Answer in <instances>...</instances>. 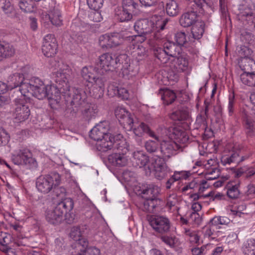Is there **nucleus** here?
<instances>
[{
  "instance_id": "8fccbe9b",
  "label": "nucleus",
  "mask_w": 255,
  "mask_h": 255,
  "mask_svg": "<svg viewBox=\"0 0 255 255\" xmlns=\"http://www.w3.org/2000/svg\"><path fill=\"white\" fill-rule=\"evenodd\" d=\"M153 140H148L145 142L144 146L146 151L149 153H154L157 151L159 147L158 142L160 139L157 141Z\"/></svg>"
},
{
  "instance_id": "864d4df0",
  "label": "nucleus",
  "mask_w": 255,
  "mask_h": 255,
  "mask_svg": "<svg viewBox=\"0 0 255 255\" xmlns=\"http://www.w3.org/2000/svg\"><path fill=\"white\" fill-rule=\"evenodd\" d=\"M133 13V12L123 9V10L118 14V17L121 22L128 21L132 18Z\"/></svg>"
},
{
  "instance_id": "3c124183",
  "label": "nucleus",
  "mask_w": 255,
  "mask_h": 255,
  "mask_svg": "<svg viewBox=\"0 0 255 255\" xmlns=\"http://www.w3.org/2000/svg\"><path fill=\"white\" fill-rule=\"evenodd\" d=\"M138 7V4L133 0H123L122 7L126 10L134 12Z\"/></svg>"
},
{
  "instance_id": "4d7b16f0",
  "label": "nucleus",
  "mask_w": 255,
  "mask_h": 255,
  "mask_svg": "<svg viewBox=\"0 0 255 255\" xmlns=\"http://www.w3.org/2000/svg\"><path fill=\"white\" fill-rule=\"evenodd\" d=\"M230 222V219L226 217H215L211 220V224L216 226L219 225H228Z\"/></svg>"
},
{
  "instance_id": "bb28decb",
  "label": "nucleus",
  "mask_w": 255,
  "mask_h": 255,
  "mask_svg": "<svg viewBox=\"0 0 255 255\" xmlns=\"http://www.w3.org/2000/svg\"><path fill=\"white\" fill-rule=\"evenodd\" d=\"M116 117L121 122L124 120L123 123H126L128 125L133 123L134 116L129 113L125 108L123 107H117L115 111Z\"/></svg>"
},
{
  "instance_id": "6e6552de",
  "label": "nucleus",
  "mask_w": 255,
  "mask_h": 255,
  "mask_svg": "<svg viewBox=\"0 0 255 255\" xmlns=\"http://www.w3.org/2000/svg\"><path fill=\"white\" fill-rule=\"evenodd\" d=\"M122 137L121 135L119 134L114 136L112 134L106 135L101 139L97 141L96 147L99 151L105 152L113 148L120 149L122 145H125L126 142L124 140H118Z\"/></svg>"
},
{
  "instance_id": "37998d69",
  "label": "nucleus",
  "mask_w": 255,
  "mask_h": 255,
  "mask_svg": "<svg viewBox=\"0 0 255 255\" xmlns=\"http://www.w3.org/2000/svg\"><path fill=\"white\" fill-rule=\"evenodd\" d=\"M35 2L33 0H21L19 3L20 8L25 12H31L34 10Z\"/></svg>"
},
{
  "instance_id": "0e129e2a",
  "label": "nucleus",
  "mask_w": 255,
  "mask_h": 255,
  "mask_svg": "<svg viewBox=\"0 0 255 255\" xmlns=\"http://www.w3.org/2000/svg\"><path fill=\"white\" fill-rule=\"evenodd\" d=\"M245 126L248 134L253 132L255 129L254 121L250 117H247L245 120Z\"/></svg>"
},
{
  "instance_id": "1a4fd4ad",
  "label": "nucleus",
  "mask_w": 255,
  "mask_h": 255,
  "mask_svg": "<svg viewBox=\"0 0 255 255\" xmlns=\"http://www.w3.org/2000/svg\"><path fill=\"white\" fill-rule=\"evenodd\" d=\"M30 114V109L23 99L14 100V109L13 116L15 122L21 123L26 120Z\"/></svg>"
},
{
  "instance_id": "0eeeda50",
  "label": "nucleus",
  "mask_w": 255,
  "mask_h": 255,
  "mask_svg": "<svg viewBox=\"0 0 255 255\" xmlns=\"http://www.w3.org/2000/svg\"><path fill=\"white\" fill-rule=\"evenodd\" d=\"M13 162L16 165H25L29 167H36L37 162L32 154L27 148L21 147L14 150L11 156Z\"/></svg>"
},
{
  "instance_id": "39448f33",
  "label": "nucleus",
  "mask_w": 255,
  "mask_h": 255,
  "mask_svg": "<svg viewBox=\"0 0 255 255\" xmlns=\"http://www.w3.org/2000/svg\"><path fill=\"white\" fill-rule=\"evenodd\" d=\"M60 182V175L56 172H53L39 176L36 180V185L39 191L46 194L53 189L55 186H59Z\"/></svg>"
},
{
  "instance_id": "dca6fc26",
  "label": "nucleus",
  "mask_w": 255,
  "mask_h": 255,
  "mask_svg": "<svg viewBox=\"0 0 255 255\" xmlns=\"http://www.w3.org/2000/svg\"><path fill=\"white\" fill-rule=\"evenodd\" d=\"M128 126L129 129H132L136 136L141 137L144 133H147L150 137L157 141L159 140V136L156 135L146 125L142 122H139L133 119V123L128 124Z\"/></svg>"
},
{
  "instance_id": "a211bd4d",
  "label": "nucleus",
  "mask_w": 255,
  "mask_h": 255,
  "mask_svg": "<svg viewBox=\"0 0 255 255\" xmlns=\"http://www.w3.org/2000/svg\"><path fill=\"white\" fill-rule=\"evenodd\" d=\"M188 60L186 55L181 53L174 57L169 64V66L176 72H183L188 68Z\"/></svg>"
},
{
  "instance_id": "79ce46f5",
  "label": "nucleus",
  "mask_w": 255,
  "mask_h": 255,
  "mask_svg": "<svg viewBox=\"0 0 255 255\" xmlns=\"http://www.w3.org/2000/svg\"><path fill=\"white\" fill-rule=\"evenodd\" d=\"M216 226L211 225V221L202 229V233L205 238L215 239L216 238Z\"/></svg>"
},
{
  "instance_id": "f704fd0d",
  "label": "nucleus",
  "mask_w": 255,
  "mask_h": 255,
  "mask_svg": "<svg viewBox=\"0 0 255 255\" xmlns=\"http://www.w3.org/2000/svg\"><path fill=\"white\" fill-rule=\"evenodd\" d=\"M204 22L199 20L193 25L191 32L194 39H199L201 38L204 32Z\"/></svg>"
},
{
  "instance_id": "393cba45",
  "label": "nucleus",
  "mask_w": 255,
  "mask_h": 255,
  "mask_svg": "<svg viewBox=\"0 0 255 255\" xmlns=\"http://www.w3.org/2000/svg\"><path fill=\"white\" fill-rule=\"evenodd\" d=\"M240 182L237 180L229 181L226 185L225 189L227 196L231 199L239 197L240 192L239 189Z\"/></svg>"
},
{
  "instance_id": "69168bd1",
  "label": "nucleus",
  "mask_w": 255,
  "mask_h": 255,
  "mask_svg": "<svg viewBox=\"0 0 255 255\" xmlns=\"http://www.w3.org/2000/svg\"><path fill=\"white\" fill-rule=\"evenodd\" d=\"M207 117L203 115H200L197 117L196 120V124L197 125L198 128H202L205 129L207 126L206 118Z\"/></svg>"
},
{
  "instance_id": "603ef678",
  "label": "nucleus",
  "mask_w": 255,
  "mask_h": 255,
  "mask_svg": "<svg viewBox=\"0 0 255 255\" xmlns=\"http://www.w3.org/2000/svg\"><path fill=\"white\" fill-rule=\"evenodd\" d=\"M161 241L170 248H174L178 244V239L175 237L163 236L160 238Z\"/></svg>"
},
{
  "instance_id": "ea45409f",
  "label": "nucleus",
  "mask_w": 255,
  "mask_h": 255,
  "mask_svg": "<svg viewBox=\"0 0 255 255\" xmlns=\"http://www.w3.org/2000/svg\"><path fill=\"white\" fill-rule=\"evenodd\" d=\"M66 191L63 187L55 186L53 188V199L63 202L68 198H66Z\"/></svg>"
},
{
  "instance_id": "412c9836",
  "label": "nucleus",
  "mask_w": 255,
  "mask_h": 255,
  "mask_svg": "<svg viewBox=\"0 0 255 255\" xmlns=\"http://www.w3.org/2000/svg\"><path fill=\"white\" fill-rule=\"evenodd\" d=\"M150 21L153 36L156 39H158L159 37L156 32H159L160 30L164 29V26L167 22V19L163 18L161 16L154 15L151 17Z\"/></svg>"
},
{
  "instance_id": "7ed1b4c3",
  "label": "nucleus",
  "mask_w": 255,
  "mask_h": 255,
  "mask_svg": "<svg viewBox=\"0 0 255 255\" xmlns=\"http://www.w3.org/2000/svg\"><path fill=\"white\" fill-rule=\"evenodd\" d=\"M74 204L71 199L59 202L53 209H47L45 212V218L47 222L52 224H58L63 220V215L68 211L71 210Z\"/></svg>"
},
{
  "instance_id": "ddd939ff",
  "label": "nucleus",
  "mask_w": 255,
  "mask_h": 255,
  "mask_svg": "<svg viewBox=\"0 0 255 255\" xmlns=\"http://www.w3.org/2000/svg\"><path fill=\"white\" fill-rule=\"evenodd\" d=\"M71 74V69L67 65H64L55 72L54 80L58 85L59 88L65 91L69 90V79Z\"/></svg>"
},
{
  "instance_id": "4468645a",
  "label": "nucleus",
  "mask_w": 255,
  "mask_h": 255,
  "mask_svg": "<svg viewBox=\"0 0 255 255\" xmlns=\"http://www.w3.org/2000/svg\"><path fill=\"white\" fill-rule=\"evenodd\" d=\"M85 229L84 226H74L71 229L70 237L76 242L75 247L80 251L84 250L88 247V242L83 237Z\"/></svg>"
},
{
  "instance_id": "cd10ccee",
  "label": "nucleus",
  "mask_w": 255,
  "mask_h": 255,
  "mask_svg": "<svg viewBox=\"0 0 255 255\" xmlns=\"http://www.w3.org/2000/svg\"><path fill=\"white\" fill-rule=\"evenodd\" d=\"M244 161V159H240V151L232 152L229 155H224L221 157V163L224 165H231V164H238Z\"/></svg>"
},
{
  "instance_id": "338daca9",
  "label": "nucleus",
  "mask_w": 255,
  "mask_h": 255,
  "mask_svg": "<svg viewBox=\"0 0 255 255\" xmlns=\"http://www.w3.org/2000/svg\"><path fill=\"white\" fill-rule=\"evenodd\" d=\"M175 39L179 45H183L187 42V38L185 32L180 31L175 35Z\"/></svg>"
},
{
  "instance_id": "49530a36",
  "label": "nucleus",
  "mask_w": 255,
  "mask_h": 255,
  "mask_svg": "<svg viewBox=\"0 0 255 255\" xmlns=\"http://www.w3.org/2000/svg\"><path fill=\"white\" fill-rule=\"evenodd\" d=\"M166 10L167 13L170 16H175L179 12L177 2L173 0H169L166 4Z\"/></svg>"
},
{
  "instance_id": "5fc2aeb1",
  "label": "nucleus",
  "mask_w": 255,
  "mask_h": 255,
  "mask_svg": "<svg viewBox=\"0 0 255 255\" xmlns=\"http://www.w3.org/2000/svg\"><path fill=\"white\" fill-rule=\"evenodd\" d=\"M82 93L80 91L76 90L73 96V99L71 102L73 105L78 106L82 104L84 102L85 98L82 96Z\"/></svg>"
},
{
  "instance_id": "473e14b6",
  "label": "nucleus",
  "mask_w": 255,
  "mask_h": 255,
  "mask_svg": "<svg viewBox=\"0 0 255 255\" xmlns=\"http://www.w3.org/2000/svg\"><path fill=\"white\" fill-rule=\"evenodd\" d=\"M14 52V48L11 45L6 42H0V60L3 58L12 56Z\"/></svg>"
},
{
  "instance_id": "aec40b11",
  "label": "nucleus",
  "mask_w": 255,
  "mask_h": 255,
  "mask_svg": "<svg viewBox=\"0 0 255 255\" xmlns=\"http://www.w3.org/2000/svg\"><path fill=\"white\" fill-rule=\"evenodd\" d=\"M179 147L177 143L170 140H163L160 143V151L164 158H170Z\"/></svg>"
},
{
  "instance_id": "c03bdc74",
  "label": "nucleus",
  "mask_w": 255,
  "mask_h": 255,
  "mask_svg": "<svg viewBox=\"0 0 255 255\" xmlns=\"http://www.w3.org/2000/svg\"><path fill=\"white\" fill-rule=\"evenodd\" d=\"M174 138L176 140V143L184 144L186 143L188 140V136L186 133L183 131L174 129L173 131Z\"/></svg>"
},
{
  "instance_id": "e433bc0d",
  "label": "nucleus",
  "mask_w": 255,
  "mask_h": 255,
  "mask_svg": "<svg viewBox=\"0 0 255 255\" xmlns=\"http://www.w3.org/2000/svg\"><path fill=\"white\" fill-rule=\"evenodd\" d=\"M170 118L174 121H184L189 118V113L186 109L181 108L173 112Z\"/></svg>"
},
{
  "instance_id": "de8ad7c7",
  "label": "nucleus",
  "mask_w": 255,
  "mask_h": 255,
  "mask_svg": "<svg viewBox=\"0 0 255 255\" xmlns=\"http://www.w3.org/2000/svg\"><path fill=\"white\" fill-rule=\"evenodd\" d=\"M132 53L137 60H140L146 56V50L145 48L142 45H138L135 46H133V51Z\"/></svg>"
},
{
  "instance_id": "774afa93",
  "label": "nucleus",
  "mask_w": 255,
  "mask_h": 255,
  "mask_svg": "<svg viewBox=\"0 0 255 255\" xmlns=\"http://www.w3.org/2000/svg\"><path fill=\"white\" fill-rule=\"evenodd\" d=\"M190 223L194 225H199L201 223V218L197 212H192L189 217Z\"/></svg>"
},
{
  "instance_id": "f8f14e48",
  "label": "nucleus",
  "mask_w": 255,
  "mask_h": 255,
  "mask_svg": "<svg viewBox=\"0 0 255 255\" xmlns=\"http://www.w3.org/2000/svg\"><path fill=\"white\" fill-rule=\"evenodd\" d=\"M119 61L118 58L115 55L107 53L99 57L97 66L98 68L101 69V73L104 74L105 72L113 70Z\"/></svg>"
},
{
  "instance_id": "a878e982",
  "label": "nucleus",
  "mask_w": 255,
  "mask_h": 255,
  "mask_svg": "<svg viewBox=\"0 0 255 255\" xmlns=\"http://www.w3.org/2000/svg\"><path fill=\"white\" fill-rule=\"evenodd\" d=\"M11 227L16 232L13 240L14 245L17 246H26L28 242V239L21 233V227L18 224H15L12 225Z\"/></svg>"
},
{
  "instance_id": "20e7f679",
  "label": "nucleus",
  "mask_w": 255,
  "mask_h": 255,
  "mask_svg": "<svg viewBox=\"0 0 255 255\" xmlns=\"http://www.w3.org/2000/svg\"><path fill=\"white\" fill-rule=\"evenodd\" d=\"M181 53V48L175 43L166 41L164 43L163 48L158 47L154 50L155 56L162 64L167 63L170 57H176Z\"/></svg>"
},
{
  "instance_id": "f3484780",
  "label": "nucleus",
  "mask_w": 255,
  "mask_h": 255,
  "mask_svg": "<svg viewBox=\"0 0 255 255\" xmlns=\"http://www.w3.org/2000/svg\"><path fill=\"white\" fill-rule=\"evenodd\" d=\"M109 124L107 122H101L95 126L90 131V136L94 140L99 141L108 133Z\"/></svg>"
},
{
  "instance_id": "58836bf2",
  "label": "nucleus",
  "mask_w": 255,
  "mask_h": 255,
  "mask_svg": "<svg viewBox=\"0 0 255 255\" xmlns=\"http://www.w3.org/2000/svg\"><path fill=\"white\" fill-rule=\"evenodd\" d=\"M243 251L245 255H255V240H248L245 243Z\"/></svg>"
},
{
  "instance_id": "bf43d9fd",
  "label": "nucleus",
  "mask_w": 255,
  "mask_h": 255,
  "mask_svg": "<svg viewBox=\"0 0 255 255\" xmlns=\"http://www.w3.org/2000/svg\"><path fill=\"white\" fill-rule=\"evenodd\" d=\"M154 201L153 200L146 198V200L143 203L142 209L146 212H152L155 207Z\"/></svg>"
},
{
  "instance_id": "680f3d73",
  "label": "nucleus",
  "mask_w": 255,
  "mask_h": 255,
  "mask_svg": "<svg viewBox=\"0 0 255 255\" xmlns=\"http://www.w3.org/2000/svg\"><path fill=\"white\" fill-rule=\"evenodd\" d=\"M178 201L177 196L176 194H170L167 197L166 206L169 208H171L177 204Z\"/></svg>"
},
{
  "instance_id": "7c9ffc66",
  "label": "nucleus",
  "mask_w": 255,
  "mask_h": 255,
  "mask_svg": "<svg viewBox=\"0 0 255 255\" xmlns=\"http://www.w3.org/2000/svg\"><path fill=\"white\" fill-rule=\"evenodd\" d=\"M239 17L243 21H246L248 24L255 22V13L248 7L240 9Z\"/></svg>"
},
{
  "instance_id": "9d476101",
  "label": "nucleus",
  "mask_w": 255,
  "mask_h": 255,
  "mask_svg": "<svg viewBox=\"0 0 255 255\" xmlns=\"http://www.w3.org/2000/svg\"><path fill=\"white\" fill-rule=\"evenodd\" d=\"M122 145L120 147L118 152L113 153L108 156V161L109 163L113 166L116 167H122L127 166L129 161V156L127 155L128 152V148Z\"/></svg>"
},
{
  "instance_id": "4c0bfd02",
  "label": "nucleus",
  "mask_w": 255,
  "mask_h": 255,
  "mask_svg": "<svg viewBox=\"0 0 255 255\" xmlns=\"http://www.w3.org/2000/svg\"><path fill=\"white\" fill-rule=\"evenodd\" d=\"M205 177L206 180H211L218 178L220 174V170L218 166L212 167L205 169L204 173Z\"/></svg>"
},
{
  "instance_id": "c756f323",
  "label": "nucleus",
  "mask_w": 255,
  "mask_h": 255,
  "mask_svg": "<svg viewBox=\"0 0 255 255\" xmlns=\"http://www.w3.org/2000/svg\"><path fill=\"white\" fill-rule=\"evenodd\" d=\"M24 79L23 74L19 73L9 76L7 81L8 87L12 89L19 86V89L21 85L25 83H23Z\"/></svg>"
},
{
  "instance_id": "423d86ee",
  "label": "nucleus",
  "mask_w": 255,
  "mask_h": 255,
  "mask_svg": "<svg viewBox=\"0 0 255 255\" xmlns=\"http://www.w3.org/2000/svg\"><path fill=\"white\" fill-rule=\"evenodd\" d=\"M81 76L86 82L91 83L95 88H99L102 92L105 87V80L98 76L97 69L92 66H85L81 70Z\"/></svg>"
},
{
  "instance_id": "6e6d98bb",
  "label": "nucleus",
  "mask_w": 255,
  "mask_h": 255,
  "mask_svg": "<svg viewBox=\"0 0 255 255\" xmlns=\"http://www.w3.org/2000/svg\"><path fill=\"white\" fill-rule=\"evenodd\" d=\"M115 36H118L119 45L123 41H127L128 42H131L132 35H130L129 32H121V33H114Z\"/></svg>"
},
{
  "instance_id": "72a5a7b5",
  "label": "nucleus",
  "mask_w": 255,
  "mask_h": 255,
  "mask_svg": "<svg viewBox=\"0 0 255 255\" xmlns=\"http://www.w3.org/2000/svg\"><path fill=\"white\" fill-rule=\"evenodd\" d=\"M240 66L246 73H255V61L252 58L242 59Z\"/></svg>"
},
{
  "instance_id": "09e8293b",
  "label": "nucleus",
  "mask_w": 255,
  "mask_h": 255,
  "mask_svg": "<svg viewBox=\"0 0 255 255\" xmlns=\"http://www.w3.org/2000/svg\"><path fill=\"white\" fill-rule=\"evenodd\" d=\"M11 237L6 233H1L0 237V250H5L11 242Z\"/></svg>"
},
{
  "instance_id": "c9c22d12",
  "label": "nucleus",
  "mask_w": 255,
  "mask_h": 255,
  "mask_svg": "<svg viewBox=\"0 0 255 255\" xmlns=\"http://www.w3.org/2000/svg\"><path fill=\"white\" fill-rule=\"evenodd\" d=\"M240 80L245 85L255 87V73L244 72L240 75Z\"/></svg>"
},
{
  "instance_id": "b1692460",
  "label": "nucleus",
  "mask_w": 255,
  "mask_h": 255,
  "mask_svg": "<svg viewBox=\"0 0 255 255\" xmlns=\"http://www.w3.org/2000/svg\"><path fill=\"white\" fill-rule=\"evenodd\" d=\"M198 20L196 12L190 11L183 14L180 18L179 22L182 26L188 27L193 25Z\"/></svg>"
},
{
  "instance_id": "4be33fe9",
  "label": "nucleus",
  "mask_w": 255,
  "mask_h": 255,
  "mask_svg": "<svg viewBox=\"0 0 255 255\" xmlns=\"http://www.w3.org/2000/svg\"><path fill=\"white\" fill-rule=\"evenodd\" d=\"M118 36L116 37L114 33L112 34H105L99 38V44L104 49H108L119 45Z\"/></svg>"
},
{
  "instance_id": "c85d7f7f",
  "label": "nucleus",
  "mask_w": 255,
  "mask_h": 255,
  "mask_svg": "<svg viewBox=\"0 0 255 255\" xmlns=\"http://www.w3.org/2000/svg\"><path fill=\"white\" fill-rule=\"evenodd\" d=\"M45 18L46 20L49 19L51 24L55 26H60L62 24L61 12L57 7H54L45 15Z\"/></svg>"
},
{
  "instance_id": "e2e57ef3",
  "label": "nucleus",
  "mask_w": 255,
  "mask_h": 255,
  "mask_svg": "<svg viewBox=\"0 0 255 255\" xmlns=\"http://www.w3.org/2000/svg\"><path fill=\"white\" fill-rule=\"evenodd\" d=\"M96 111L92 107H89L85 109L82 112L83 118L86 121H89L93 117L95 116Z\"/></svg>"
},
{
  "instance_id": "a18cd8bd",
  "label": "nucleus",
  "mask_w": 255,
  "mask_h": 255,
  "mask_svg": "<svg viewBox=\"0 0 255 255\" xmlns=\"http://www.w3.org/2000/svg\"><path fill=\"white\" fill-rule=\"evenodd\" d=\"M176 98L175 93L170 90L166 89L163 91L161 96V99L166 105H169L173 103Z\"/></svg>"
},
{
  "instance_id": "2f4dec72",
  "label": "nucleus",
  "mask_w": 255,
  "mask_h": 255,
  "mask_svg": "<svg viewBox=\"0 0 255 255\" xmlns=\"http://www.w3.org/2000/svg\"><path fill=\"white\" fill-rule=\"evenodd\" d=\"M160 188L154 184L148 185L145 189H143L142 193L143 195H146V198L155 200L159 194Z\"/></svg>"
},
{
  "instance_id": "f03ea898",
  "label": "nucleus",
  "mask_w": 255,
  "mask_h": 255,
  "mask_svg": "<svg viewBox=\"0 0 255 255\" xmlns=\"http://www.w3.org/2000/svg\"><path fill=\"white\" fill-rule=\"evenodd\" d=\"M151 172H153L156 179L161 180L170 174L171 170L163 158L159 156H153L150 159L148 166L145 168L146 175H150Z\"/></svg>"
},
{
  "instance_id": "052dcab7",
  "label": "nucleus",
  "mask_w": 255,
  "mask_h": 255,
  "mask_svg": "<svg viewBox=\"0 0 255 255\" xmlns=\"http://www.w3.org/2000/svg\"><path fill=\"white\" fill-rule=\"evenodd\" d=\"M146 34H140L136 35H132L131 43L132 46H135L138 45H141L143 42L147 37L145 36Z\"/></svg>"
},
{
  "instance_id": "2eb2a0df",
  "label": "nucleus",
  "mask_w": 255,
  "mask_h": 255,
  "mask_svg": "<svg viewBox=\"0 0 255 255\" xmlns=\"http://www.w3.org/2000/svg\"><path fill=\"white\" fill-rule=\"evenodd\" d=\"M58 45L54 35L48 34L43 40L42 51L43 54L47 57L54 56L57 51Z\"/></svg>"
},
{
  "instance_id": "9b49d317",
  "label": "nucleus",
  "mask_w": 255,
  "mask_h": 255,
  "mask_svg": "<svg viewBox=\"0 0 255 255\" xmlns=\"http://www.w3.org/2000/svg\"><path fill=\"white\" fill-rule=\"evenodd\" d=\"M150 225L156 232L164 234L168 232L170 228V222L164 216L152 215L148 218Z\"/></svg>"
},
{
  "instance_id": "f257e3e1",
  "label": "nucleus",
  "mask_w": 255,
  "mask_h": 255,
  "mask_svg": "<svg viewBox=\"0 0 255 255\" xmlns=\"http://www.w3.org/2000/svg\"><path fill=\"white\" fill-rule=\"evenodd\" d=\"M48 89L50 87L45 85L40 79L33 78L30 83L22 84L19 91L24 97H29L31 95L39 100H43L48 96Z\"/></svg>"
},
{
  "instance_id": "13d9d810",
  "label": "nucleus",
  "mask_w": 255,
  "mask_h": 255,
  "mask_svg": "<svg viewBox=\"0 0 255 255\" xmlns=\"http://www.w3.org/2000/svg\"><path fill=\"white\" fill-rule=\"evenodd\" d=\"M87 4L89 7L94 10H98L103 4V0H87Z\"/></svg>"
},
{
  "instance_id": "a19ab883",
  "label": "nucleus",
  "mask_w": 255,
  "mask_h": 255,
  "mask_svg": "<svg viewBox=\"0 0 255 255\" xmlns=\"http://www.w3.org/2000/svg\"><path fill=\"white\" fill-rule=\"evenodd\" d=\"M185 235L187 240L191 244H199L200 236L198 231L185 229Z\"/></svg>"
},
{
  "instance_id": "5701e85b",
  "label": "nucleus",
  "mask_w": 255,
  "mask_h": 255,
  "mask_svg": "<svg viewBox=\"0 0 255 255\" xmlns=\"http://www.w3.org/2000/svg\"><path fill=\"white\" fill-rule=\"evenodd\" d=\"M135 30L139 34H147L152 33L150 21L148 19H142L136 21L134 25Z\"/></svg>"
},
{
  "instance_id": "6ab92c4d",
  "label": "nucleus",
  "mask_w": 255,
  "mask_h": 255,
  "mask_svg": "<svg viewBox=\"0 0 255 255\" xmlns=\"http://www.w3.org/2000/svg\"><path fill=\"white\" fill-rule=\"evenodd\" d=\"M150 160L148 156L142 150L134 151L132 153V162L135 166L143 168L145 172V168L148 166Z\"/></svg>"
}]
</instances>
